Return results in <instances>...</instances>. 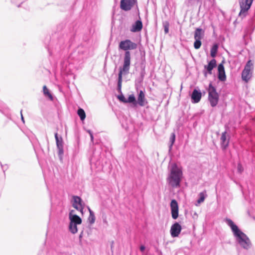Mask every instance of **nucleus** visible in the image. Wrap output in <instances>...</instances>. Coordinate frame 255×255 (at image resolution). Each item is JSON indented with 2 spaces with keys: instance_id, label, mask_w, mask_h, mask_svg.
<instances>
[{
  "instance_id": "nucleus-39",
  "label": "nucleus",
  "mask_w": 255,
  "mask_h": 255,
  "mask_svg": "<svg viewBox=\"0 0 255 255\" xmlns=\"http://www.w3.org/2000/svg\"><path fill=\"white\" fill-rule=\"evenodd\" d=\"M88 211H89V213H90V212H93V211L91 210V209L90 208V207H88Z\"/></svg>"
},
{
  "instance_id": "nucleus-34",
  "label": "nucleus",
  "mask_w": 255,
  "mask_h": 255,
  "mask_svg": "<svg viewBox=\"0 0 255 255\" xmlns=\"http://www.w3.org/2000/svg\"><path fill=\"white\" fill-rule=\"evenodd\" d=\"M139 249L141 252H143L145 250V248L144 246L141 245L140 246Z\"/></svg>"
},
{
  "instance_id": "nucleus-7",
  "label": "nucleus",
  "mask_w": 255,
  "mask_h": 255,
  "mask_svg": "<svg viewBox=\"0 0 255 255\" xmlns=\"http://www.w3.org/2000/svg\"><path fill=\"white\" fill-rule=\"evenodd\" d=\"M133 107H135L137 105L141 107L145 106L147 104V102L145 97V94L143 91L140 90L138 94L137 100L136 101L135 99V101L131 102Z\"/></svg>"
},
{
  "instance_id": "nucleus-25",
  "label": "nucleus",
  "mask_w": 255,
  "mask_h": 255,
  "mask_svg": "<svg viewBox=\"0 0 255 255\" xmlns=\"http://www.w3.org/2000/svg\"><path fill=\"white\" fill-rule=\"evenodd\" d=\"M43 94L45 96L48 97L51 100H53V97L51 94L49 92L48 89L46 86L43 87Z\"/></svg>"
},
{
  "instance_id": "nucleus-15",
  "label": "nucleus",
  "mask_w": 255,
  "mask_h": 255,
  "mask_svg": "<svg viewBox=\"0 0 255 255\" xmlns=\"http://www.w3.org/2000/svg\"><path fill=\"white\" fill-rule=\"evenodd\" d=\"M218 77L221 81H225L226 80V76L224 67L223 63H220L218 67Z\"/></svg>"
},
{
  "instance_id": "nucleus-31",
  "label": "nucleus",
  "mask_w": 255,
  "mask_h": 255,
  "mask_svg": "<svg viewBox=\"0 0 255 255\" xmlns=\"http://www.w3.org/2000/svg\"><path fill=\"white\" fill-rule=\"evenodd\" d=\"M163 27L165 33H167L169 32V23L168 22L164 23Z\"/></svg>"
},
{
  "instance_id": "nucleus-37",
  "label": "nucleus",
  "mask_w": 255,
  "mask_h": 255,
  "mask_svg": "<svg viewBox=\"0 0 255 255\" xmlns=\"http://www.w3.org/2000/svg\"><path fill=\"white\" fill-rule=\"evenodd\" d=\"M87 131L89 133L90 135L93 134V133L91 130H87Z\"/></svg>"
},
{
  "instance_id": "nucleus-19",
  "label": "nucleus",
  "mask_w": 255,
  "mask_h": 255,
  "mask_svg": "<svg viewBox=\"0 0 255 255\" xmlns=\"http://www.w3.org/2000/svg\"><path fill=\"white\" fill-rule=\"evenodd\" d=\"M142 28V23L141 20H136L132 25L130 31L133 32H138L141 30Z\"/></svg>"
},
{
  "instance_id": "nucleus-35",
  "label": "nucleus",
  "mask_w": 255,
  "mask_h": 255,
  "mask_svg": "<svg viewBox=\"0 0 255 255\" xmlns=\"http://www.w3.org/2000/svg\"><path fill=\"white\" fill-rule=\"evenodd\" d=\"M20 114H21V121H22V122L23 123H24V118L23 117V115L22 114V110H21L20 111Z\"/></svg>"
},
{
  "instance_id": "nucleus-3",
  "label": "nucleus",
  "mask_w": 255,
  "mask_h": 255,
  "mask_svg": "<svg viewBox=\"0 0 255 255\" xmlns=\"http://www.w3.org/2000/svg\"><path fill=\"white\" fill-rule=\"evenodd\" d=\"M182 177V170L173 163L171 166L170 173L167 177V182L172 188L179 187Z\"/></svg>"
},
{
  "instance_id": "nucleus-38",
  "label": "nucleus",
  "mask_w": 255,
  "mask_h": 255,
  "mask_svg": "<svg viewBox=\"0 0 255 255\" xmlns=\"http://www.w3.org/2000/svg\"><path fill=\"white\" fill-rule=\"evenodd\" d=\"M83 237V231L81 233V234L79 235V239H81Z\"/></svg>"
},
{
  "instance_id": "nucleus-8",
  "label": "nucleus",
  "mask_w": 255,
  "mask_h": 255,
  "mask_svg": "<svg viewBox=\"0 0 255 255\" xmlns=\"http://www.w3.org/2000/svg\"><path fill=\"white\" fill-rule=\"evenodd\" d=\"M217 66L216 60L215 59H212L209 62L208 65H204V69L203 70V74L205 77H207V74H212V70Z\"/></svg>"
},
{
  "instance_id": "nucleus-21",
  "label": "nucleus",
  "mask_w": 255,
  "mask_h": 255,
  "mask_svg": "<svg viewBox=\"0 0 255 255\" xmlns=\"http://www.w3.org/2000/svg\"><path fill=\"white\" fill-rule=\"evenodd\" d=\"M77 52L80 54L79 58H83L85 54L87 52V49L82 46H78Z\"/></svg>"
},
{
  "instance_id": "nucleus-27",
  "label": "nucleus",
  "mask_w": 255,
  "mask_h": 255,
  "mask_svg": "<svg viewBox=\"0 0 255 255\" xmlns=\"http://www.w3.org/2000/svg\"><path fill=\"white\" fill-rule=\"evenodd\" d=\"M199 198L197 200V203L198 204H200L204 201L205 197L206 196V193L203 192H201L199 193Z\"/></svg>"
},
{
  "instance_id": "nucleus-12",
  "label": "nucleus",
  "mask_w": 255,
  "mask_h": 255,
  "mask_svg": "<svg viewBox=\"0 0 255 255\" xmlns=\"http://www.w3.org/2000/svg\"><path fill=\"white\" fill-rule=\"evenodd\" d=\"M171 216L173 219H176L178 217V205L177 202L173 199L170 203Z\"/></svg>"
},
{
  "instance_id": "nucleus-10",
  "label": "nucleus",
  "mask_w": 255,
  "mask_h": 255,
  "mask_svg": "<svg viewBox=\"0 0 255 255\" xmlns=\"http://www.w3.org/2000/svg\"><path fill=\"white\" fill-rule=\"evenodd\" d=\"M136 2V0H121L120 6L122 9L128 11Z\"/></svg>"
},
{
  "instance_id": "nucleus-44",
  "label": "nucleus",
  "mask_w": 255,
  "mask_h": 255,
  "mask_svg": "<svg viewBox=\"0 0 255 255\" xmlns=\"http://www.w3.org/2000/svg\"><path fill=\"white\" fill-rule=\"evenodd\" d=\"M6 165H5V166H4L5 169H6Z\"/></svg>"
},
{
  "instance_id": "nucleus-22",
  "label": "nucleus",
  "mask_w": 255,
  "mask_h": 255,
  "mask_svg": "<svg viewBox=\"0 0 255 255\" xmlns=\"http://www.w3.org/2000/svg\"><path fill=\"white\" fill-rule=\"evenodd\" d=\"M77 114L81 121H84L86 118V114L84 110L79 108L77 111Z\"/></svg>"
},
{
  "instance_id": "nucleus-6",
  "label": "nucleus",
  "mask_w": 255,
  "mask_h": 255,
  "mask_svg": "<svg viewBox=\"0 0 255 255\" xmlns=\"http://www.w3.org/2000/svg\"><path fill=\"white\" fill-rule=\"evenodd\" d=\"M253 0H240V12L239 16L242 18L245 17L248 13V10L250 8Z\"/></svg>"
},
{
  "instance_id": "nucleus-40",
  "label": "nucleus",
  "mask_w": 255,
  "mask_h": 255,
  "mask_svg": "<svg viewBox=\"0 0 255 255\" xmlns=\"http://www.w3.org/2000/svg\"><path fill=\"white\" fill-rule=\"evenodd\" d=\"M1 165V167H2V168L3 170V171L4 172V166H2V165Z\"/></svg>"
},
{
  "instance_id": "nucleus-32",
  "label": "nucleus",
  "mask_w": 255,
  "mask_h": 255,
  "mask_svg": "<svg viewBox=\"0 0 255 255\" xmlns=\"http://www.w3.org/2000/svg\"><path fill=\"white\" fill-rule=\"evenodd\" d=\"M244 170V168L243 167V166H242V165L240 164V163H239L238 164V171L240 173H241Z\"/></svg>"
},
{
  "instance_id": "nucleus-17",
  "label": "nucleus",
  "mask_w": 255,
  "mask_h": 255,
  "mask_svg": "<svg viewBox=\"0 0 255 255\" xmlns=\"http://www.w3.org/2000/svg\"><path fill=\"white\" fill-rule=\"evenodd\" d=\"M202 94L201 92L196 89H194L192 92L191 95V99L193 103H198L201 98Z\"/></svg>"
},
{
  "instance_id": "nucleus-36",
  "label": "nucleus",
  "mask_w": 255,
  "mask_h": 255,
  "mask_svg": "<svg viewBox=\"0 0 255 255\" xmlns=\"http://www.w3.org/2000/svg\"><path fill=\"white\" fill-rule=\"evenodd\" d=\"M90 136V138H91V142H93V140H94V136H93V134H91Z\"/></svg>"
},
{
  "instance_id": "nucleus-29",
  "label": "nucleus",
  "mask_w": 255,
  "mask_h": 255,
  "mask_svg": "<svg viewBox=\"0 0 255 255\" xmlns=\"http://www.w3.org/2000/svg\"><path fill=\"white\" fill-rule=\"evenodd\" d=\"M175 134H174V133H172L171 134L170 138V141L171 142V144H170V146H169L170 148H171L172 146L173 143L175 142Z\"/></svg>"
},
{
  "instance_id": "nucleus-43",
  "label": "nucleus",
  "mask_w": 255,
  "mask_h": 255,
  "mask_svg": "<svg viewBox=\"0 0 255 255\" xmlns=\"http://www.w3.org/2000/svg\"><path fill=\"white\" fill-rule=\"evenodd\" d=\"M6 165H5V166H4L5 169H6Z\"/></svg>"
},
{
  "instance_id": "nucleus-42",
  "label": "nucleus",
  "mask_w": 255,
  "mask_h": 255,
  "mask_svg": "<svg viewBox=\"0 0 255 255\" xmlns=\"http://www.w3.org/2000/svg\"><path fill=\"white\" fill-rule=\"evenodd\" d=\"M6 165H5V166H4L5 169H6Z\"/></svg>"
},
{
  "instance_id": "nucleus-24",
  "label": "nucleus",
  "mask_w": 255,
  "mask_h": 255,
  "mask_svg": "<svg viewBox=\"0 0 255 255\" xmlns=\"http://www.w3.org/2000/svg\"><path fill=\"white\" fill-rule=\"evenodd\" d=\"M77 225L78 224H74V223L70 222L69 230L72 233L75 234L77 232V231H78L77 227Z\"/></svg>"
},
{
  "instance_id": "nucleus-16",
  "label": "nucleus",
  "mask_w": 255,
  "mask_h": 255,
  "mask_svg": "<svg viewBox=\"0 0 255 255\" xmlns=\"http://www.w3.org/2000/svg\"><path fill=\"white\" fill-rule=\"evenodd\" d=\"M74 210H71L69 213V220L70 222H72L74 224H77L78 225H80L82 223L81 218L79 217L78 215L74 214Z\"/></svg>"
},
{
  "instance_id": "nucleus-33",
  "label": "nucleus",
  "mask_w": 255,
  "mask_h": 255,
  "mask_svg": "<svg viewBox=\"0 0 255 255\" xmlns=\"http://www.w3.org/2000/svg\"><path fill=\"white\" fill-rule=\"evenodd\" d=\"M48 52L49 53V55H52L54 52L55 51L56 52V50L54 51L52 48H48Z\"/></svg>"
},
{
  "instance_id": "nucleus-26",
  "label": "nucleus",
  "mask_w": 255,
  "mask_h": 255,
  "mask_svg": "<svg viewBox=\"0 0 255 255\" xmlns=\"http://www.w3.org/2000/svg\"><path fill=\"white\" fill-rule=\"evenodd\" d=\"M89 223L92 225L95 222V216L94 212H91L88 219Z\"/></svg>"
},
{
  "instance_id": "nucleus-13",
  "label": "nucleus",
  "mask_w": 255,
  "mask_h": 255,
  "mask_svg": "<svg viewBox=\"0 0 255 255\" xmlns=\"http://www.w3.org/2000/svg\"><path fill=\"white\" fill-rule=\"evenodd\" d=\"M182 230L181 225L177 222H175L173 224L170 229V234L172 237L175 238L177 237L180 234Z\"/></svg>"
},
{
  "instance_id": "nucleus-41",
  "label": "nucleus",
  "mask_w": 255,
  "mask_h": 255,
  "mask_svg": "<svg viewBox=\"0 0 255 255\" xmlns=\"http://www.w3.org/2000/svg\"><path fill=\"white\" fill-rule=\"evenodd\" d=\"M11 1L13 2V3H14V0H11Z\"/></svg>"
},
{
  "instance_id": "nucleus-1",
  "label": "nucleus",
  "mask_w": 255,
  "mask_h": 255,
  "mask_svg": "<svg viewBox=\"0 0 255 255\" xmlns=\"http://www.w3.org/2000/svg\"><path fill=\"white\" fill-rule=\"evenodd\" d=\"M119 48L120 49L125 51L123 64L119 67L118 78V90L121 92L123 76L127 75L129 73L131 64V54L129 50L136 49L137 48V44L129 39H126L119 43Z\"/></svg>"
},
{
  "instance_id": "nucleus-9",
  "label": "nucleus",
  "mask_w": 255,
  "mask_h": 255,
  "mask_svg": "<svg viewBox=\"0 0 255 255\" xmlns=\"http://www.w3.org/2000/svg\"><path fill=\"white\" fill-rule=\"evenodd\" d=\"M56 146L58 149V153L59 156H62L64 153L63 150V140L61 136H58L57 132L55 133L54 134Z\"/></svg>"
},
{
  "instance_id": "nucleus-11",
  "label": "nucleus",
  "mask_w": 255,
  "mask_h": 255,
  "mask_svg": "<svg viewBox=\"0 0 255 255\" xmlns=\"http://www.w3.org/2000/svg\"><path fill=\"white\" fill-rule=\"evenodd\" d=\"M73 203L72 206L76 210H79L82 214H83L84 207L82 205V201L80 197L77 196L73 197Z\"/></svg>"
},
{
  "instance_id": "nucleus-2",
  "label": "nucleus",
  "mask_w": 255,
  "mask_h": 255,
  "mask_svg": "<svg viewBox=\"0 0 255 255\" xmlns=\"http://www.w3.org/2000/svg\"><path fill=\"white\" fill-rule=\"evenodd\" d=\"M225 222L230 227L236 242L240 246L246 250L250 249L252 244L249 237L239 228L231 219L226 218Z\"/></svg>"
},
{
  "instance_id": "nucleus-23",
  "label": "nucleus",
  "mask_w": 255,
  "mask_h": 255,
  "mask_svg": "<svg viewBox=\"0 0 255 255\" xmlns=\"http://www.w3.org/2000/svg\"><path fill=\"white\" fill-rule=\"evenodd\" d=\"M218 45L217 44H215L211 49V56L212 57L214 58L216 57L217 51H218Z\"/></svg>"
},
{
  "instance_id": "nucleus-5",
  "label": "nucleus",
  "mask_w": 255,
  "mask_h": 255,
  "mask_svg": "<svg viewBox=\"0 0 255 255\" xmlns=\"http://www.w3.org/2000/svg\"><path fill=\"white\" fill-rule=\"evenodd\" d=\"M254 67V62L250 60L246 63L244 69L242 73V78L243 80L248 82L251 78L252 76V70Z\"/></svg>"
},
{
  "instance_id": "nucleus-18",
  "label": "nucleus",
  "mask_w": 255,
  "mask_h": 255,
  "mask_svg": "<svg viewBox=\"0 0 255 255\" xmlns=\"http://www.w3.org/2000/svg\"><path fill=\"white\" fill-rule=\"evenodd\" d=\"M226 133V131L223 132L220 138L221 147L223 149H226L229 145V139H227Z\"/></svg>"
},
{
  "instance_id": "nucleus-28",
  "label": "nucleus",
  "mask_w": 255,
  "mask_h": 255,
  "mask_svg": "<svg viewBox=\"0 0 255 255\" xmlns=\"http://www.w3.org/2000/svg\"><path fill=\"white\" fill-rule=\"evenodd\" d=\"M201 45V41L200 39H195V41L194 43V47L195 49H199Z\"/></svg>"
},
{
  "instance_id": "nucleus-4",
  "label": "nucleus",
  "mask_w": 255,
  "mask_h": 255,
  "mask_svg": "<svg viewBox=\"0 0 255 255\" xmlns=\"http://www.w3.org/2000/svg\"><path fill=\"white\" fill-rule=\"evenodd\" d=\"M208 92V99L212 107H216L219 100V95L217 92L216 88L213 86L211 83L209 84L207 89Z\"/></svg>"
},
{
  "instance_id": "nucleus-20",
  "label": "nucleus",
  "mask_w": 255,
  "mask_h": 255,
  "mask_svg": "<svg viewBox=\"0 0 255 255\" xmlns=\"http://www.w3.org/2000/svg\"><path fill=\"white\" fill-rule=\"evenodd\" d=\"M204 31L200 28H197L194 33L195 39L201 40L204 35Z\"/></svg>"
},
{
  "instance_id": "nucleus-30",
  "label": "nucleus",
  "mask_w": 255,
  "mask_h": 255,
  "mask_svg": "<svg viewBox=\"0 0 255 255\" xmlns=\"http://www.w3.org/2000/svg\"><path fill=\"white\" fill-rule=\"evenodd\" d=\"M141 71L140 72V77L141 78V80H142L145 74V66H141Z\"/></svg>"
},
{
  "instance_id": "nucleus-14",
  "label": "nucleus",
  "mask_w": 255,
  "mask_h": 255,
  "mask_svg": "<svg viewBox=\"0 0 255 255\" xmlns=\"http://www.w3.org/2000/svg\"><path fill=\"white\" fill-rule=\"evenodd\" d=\"M117 91L119 93H121V94L120 95H118L117 98L118 99L122 102L124 103H131V102H133L135 101V96L133 94L130 95L128 99H126L125 96L122 94V91L120 92L118 91L117 89Z\"/></svg>"
}]
</instances>
